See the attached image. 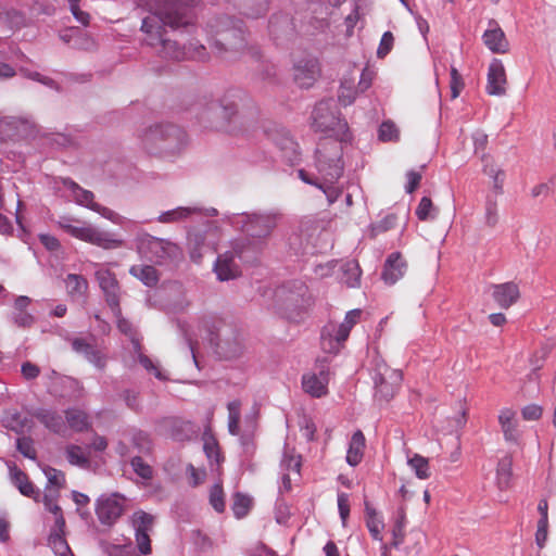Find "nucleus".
Wrapping results in <instances>:
<instances>
[{
	"mask_svg": "<svg viewBox=\"0 0 556 556\" xmlns=\"http://www.w3.org/2000/svg\"><path fill=\"white\" fill-rule=\"evenodd\" d=\"M483 43L493 53H507L509 51V42L506 39L505 33L498 26L497 22L491 20L489 28L482 36Z\"/></svg>",
	"mask_w": 556,
	"mask_h": 556,
	"instance_id": "4be33fe9",
	"label": "nucleus"
},
{
	"mask_svg": "<svg viewBox=\"0 0 556 556\" xmlns=\"http://www.w3.org/2000/svg\"><path fill=\"white\" fill-rule=\"evenodd\" d=\"M11 477L14 485L18 489V491L27 496L37 501L40 492L38 489L34 486V484L28 480L25 472L18 469L16 466L10 468Z\"/></svg>",
	"mask_w": 556,
	"mask_h": 556,
	"instance_id": "72a5a7b5",
	"label": "nucleus"
},
{
	"mask_svg": "<svg viewBox=\"0 0 556 556\" xmlns=\"http://www.w3.org/2000/svg\"><path fill=\"white\" fill-rule=\"evenodd\" d=\"M439 207L435 206L429 197L419 200V220H434L439 215Z\"/></svg>",
	"mask_w": 556,
	"mask_h": 556,
	"instance_id": "49530a36",
	"label": "nucleus"
},
{
	"mask_svg": "<svg viewBox=\"0 0 556 556\" xmlns=\"http://www.w3.org/2000/svg\"><path fill=\"white\" fill-rule=\"evenodd\" d=\"M164 142H162V151L167 154L179 153L187 144L188 137L184 129L176 125L167 124V131L164 132Z\"/></svg>",
	"mask_w": 556,
	"mask_h": 556,
	"instance_id": "b1692460",
	"label": "nucleus"
},
{
	"mask_svg": "<svg viewBox=\"0 0 556 556\" xmlns=\"http://www.w3.org/2000/svg\"><path fill=\"white\" fill-rule=\"evenodd\" d=\"M43 471L48 479L47 488H50L51 490H58L60 493V489H62L65 484L64 473L61 470L52 467H47Z\"/></svg>",
	"mask_w": 556,
	"mask_h": 556,
	"instance_id": "09e8293b",
	"label": "nucleus"
},
{
	"mask_svg": "<svg viewBox=\"0 0 556 556\" xmlns=\"http://www.w3.org/2000/svg\"><path fill=\"white\" fill-rule=\"evenodd\" d=\"M268 139L281 151L282 156L290 164L300 161L299 146L283 127H271L266 130Z\"/></svg>",
	"mask_w": 556,
	"mask_h": 556,
	"instance_id": "4468645a",
	"label": "nucleus"
},
{
	"mask_svg": "<svg viewBox=\"0 0 556 556\" xmlns=\"http://www.w3.org/2000/svg\"><path fill=\"white\" fill-rule=\"evenodd\" d=\"M365 447V437L361 430L353 433L349 450L346 453V462L351 466H357L363 458Z\"/></svg>",
	"mask_w": 556,
	"mask_h": 556,
	"instance_id": "c9c22d12",
	"label": "nucleus"
},
{
	"mask_svg": "<svg viewBox=\"0 0 556 556\" xmlns=\"http://www.w3.org/2000/svg\"><path fill=\"white\" fill-rule=\"evenodd\" d=\"M65 286L67 294L74 300L84 298L88 290V281L86 278L76 274H68L66 276Z\"/></svg>",
	"mask_w": 556,
	"mask_h": 556,
	"instance_id": "e433bc0d",
	"label": "nucleus"
},
{
	"mask_svg": "<svg viewBox=\"0 0 556 556\" xmlns=\"http://www.w3.org/2000/svg\"><path fill=\"white\" fill-rule=\"evenodd\" d=\"M338 509L342 520V523L345 525L349 515H350V503L349 495L346 493L338 494Z\"/></svg>",
	"mask_w": 556,
	"mask_h": 556,
	"instance_id": "69168bd1",
	"label": "nucleus"
},
{
	"mask_svg": "<svg viewBox=\"0 0 556 556\" xmlns=\"http://www.w3.org/2000/svg\"><path fill=\"white\" fill-rule=\"evenodd\" d=\"M66 426L76 432H83L90 428L88 415L77 408H68L65 410Z\"/></svg>",
	"mask_w": 556,
	"mask_h": 556,
	"instance_id": "4c0bfd02",
	"label": "nucleus"
},
{
	"mask_svg": "<svg viewBox=\"0 0 556 556\" xmlns=\"http://www.w3.org/2000/svg\"><path fill=\"white\" fill-rule=\"evenodd\" d=\"M312 127L315 131L326 132L330 137H334L333 141L341 146L343 141L350 139L348 123L340 117L337 101L333 99L323 100L315 105L312 113ZM329 140H332V138L320 141L318 147Z\"/></svg>",
	"mask_w": 556,
	"mask_h": 556,
	"instance_id": "39448f33",
	"label": "nucleus"
},
{
	"mask_svg": "<svg viewBox=\"0 0 556 556\" xmlns=\"http://www.w3.org/2000/svg\"><path fill=\"white\" fill-rule=\"evenodd\" d=\"M216 105H222L220 99H210L203 103L199 119L205 127L226 130L223 113L216 109Z\"/></svg>",
	"mask_w": 556,
	"mask_h": 556,
	"instance_id": "5701e85b",
	"label": "nucleus"
},
{
	"mask_svg": "<svg viewBox=\"0 0 556 556\" xmlns=\"http://www.w3.org/2000/svg\"><path fill=\"white\" fill-rule=\"evenodd\" d=\"M492 296L502 308H509L520 296L519 288L515 282H505L493 286Z\"/></svg>",
	"mask_w": 556,
	"mask_h": 556,
	"instance_id": "c756f323",
	"label": "nucleus"
},
{
	"mask_svg": "<svg viewBox=\"0 0 556 556\" xmlns=\"http://www.w3.org/2000/svg\"><path fill=\"white\" fill-rule=\"evenodd\" d=\"M513 457L510 455H506L500 459L497 464L496 478L497 484L500 489H506L509 485L510 478L513 475Z\"/></svg>",
	"mask_w": 556,
	"mask_h": 556,
	"instance_id": "79ce46f5",
	"label": "nucleus"
},
{
	"mask_svg": "<svg viewBox=\"0 0 556 556\" xmlns=\"http://www.w3.org/2000/svg\"><path fill=\"white\" fill-rule=\"evenodd\" d=\"M366 526L375 540H381L380 532L383 527L382 521L378 518L376 510L365 503Z\"/></svg>",
	"mask_w": 556,
	"mask_h": 556,
	"instance_id": "c03bdc74",
	"label": "nucleus"
},
{
	"mask_svg": "<svg viewBox=\"0 0 556 556\" xmlns=\"http://www.w3.org/2000/svg\"><path fill=\"white\" fill-rule=\"evenodd\" d=\"M64 528L65 520L63 516H59L48 539L49 546L53 549L55 556H74L64 538Z\"/></svg>",
	"mask_w": 556,
	"mask_h": 556,
	"instance_id": "393cba45",
	"label": "nucleus"
},
{
	"mask_svg": "<svg viewBox=\"0 0 556 556\" xmlns=\"http://www.w3.org/2000/svg\"><path fill=\"white\" fill-rule=\"evenodd\" d=\"M484 208L485 224L490 227H494L498 222L497 197L491 194L486 195Z\"/></svg>",
	"mask_w": 556,
	"mask_h": 556,
	"instance_id": "de8ad7c7",
	"label": "nucleus"
},
{
	"mask_svg": "<svg viewBox=\"0 0 556 556\" xmlns=\"http://www.w3.org/2000/svg\"><path fill=\"white\" fill-rule=\"evenodd\" d=\"M154 518L146 511H136L132 515V525L136 531V542L141 554L151 553V541L149 532L152 530Z\"/></svg>",
	"mask_w": 556,
	"mask_h": 556,
	"instance_id": "dca6fc26",
	"label": "nucleus"
},
{
	"mask_svg": "<svg viewBox=\"0 0 556 556\" xmlns=\"http://www.w3.org/2000/svg\"><path fill=\"white\" fill-rule=\"evenodd\" d=\"M219 99L222 105H216V109L223 113L226 130H230L232 124L239 121V109L243 102L244 94L240 90H230Z\"/></svg>",
	"mask_w": 556,
	"mask_h": 556,
	"instance_id": "f3484780",
	"label": "nucleus"
},
{
	"mask_svg": "<svg viewBox=\"0 0 556 556\" xmlns=\"http://www.w3.org/2000/svg\"><path fill=\"white\" fill-rule=\"evenodd\" d=\"M342 146L333 140L325 141L316 151V167L320 176L318 188L326 194L329 204L334 203L342 188L334 186L343 174Z\"/></svg>",
	"mask_w": 556,
	"mask_h": 556,
	"instance_id": "20e7f679",
	"label": "nucleus"
},
{
	"mask_svg": "<svg viewBox=\"0 0 556 556\" xmlns=\"http://www.w3.org/2000/svg\"><path fill=\"white\" fill-rule=\"evenodd\" d=\"M362 316V311L359 308H355L349 311L345 315L343 323H341L334 333V339L337 342H343L348 339L351 329L358 323Z\"/></svg>",
	"mask_w": 556,
	"mask_h": 556,
	"instance_id": "58836bf2",
	"label": "nucleus"
},
{
	"mask_svg": "<svg viewBox=\"0 0 556 556\" xmlns=\"http://www.w3.org/2000/svg\"><path fill=\"white\" fill-rule=\"evenodd\" d=\"M482 161L484 162V165H483V168H482V172L488 175L489 177L493 178L497 175H502V176H505V172L495 166L493 163H492V160L489 155L486 154H483L482 155Z\"/></svg>",
	"mask_w": 556,
	"mask_h": 556,
	"instance_id": "338daca9",
	"label": "nucleus"
},
{
	"mask_svg": "<svg viewBox=\"0 0 556 556\" xmlns=\"http://www.w3.org/2000/svg\"><path fill=\"white\" fill-rule=\"evenodd\" d=\"M280 467L282 472H287L289 475H300L301 468V458L300 456L289 455L285 453L283 458L281 459Z\"/></svg>",
	"mask_w": 556,
	"mask_h": 556,
	"instance_id": "4d7b16f0",
	"label": "nucleus"
},
{
	"mask_svg": "<svg viewBox=\"0 0 556 556\" xmlns=\"http://www.w3.org/2000/svg\"><path fill=\"white\" fill-rule=\"evenodd\" d=\"M371 378L375 386V397L389 401L402 380V372L390 368L383 359L375 358Z\"/></svg>",
	"mask_w": 556,
	"mask_h": 556,
	"instance_id": "1a4fd4ad",
	"label": "nucleus"
},
{
	"mask_svg": "<svg viewBox=\"0 0 556 556\" xmlns=\"http://www.w3.org/2000/svg\"><path fill=\"white\" fill-rule=\"evenodd\" d=\"M279 219L280 214L278 212L269 211L233 214L229 217V223L247 236L245 239H237L236 241H245L247 251L254 253L265 247Z\"/></svg>",
	"mask_w": 556,
	"mask_h": 556,
	"instance_id": "7ed1b4c3",
	"label": "nucleus"
},
{
	"mask_svg": "<svg viewBox=\"0 0 556 556\" xmlns=\"http://www.w3.org/2000/svg\"><path fill=\"white\" fill-rule=\"evenodd\" d=\"M239 13L248 18H258L268 11L267 0H232Z\"/></svg>",
	"mask_w": 556,
	"mask_h": 556,
	"instance_id": "2f4dec72",
	"label": "nucleus"
},
{
	"mask_svg": "<svg viewBox=\"0 0 556 556\" xmlns=\"http://www.w3.org/2000/svg\"><path fill=\"white\" fill-rule=\"evenodd\" d=\"M167 124H155L142 129L138 137L143 147L149 151H162Z\"/></svg>",
	"mask_w": 556,
	"mask_h": 556,
	"instance_id": "a878e982",
	"label": "nucleus"
},
{
	"mask_svg": "<svg viewBox=\"0 0 556 556\" xmlns=\"http://www.w3.org/2000/svg\"><path fill=\"white\" fill-rule=\"evenodd\" d=\"M66 458L68 463L74 466H78L81 468H88L90 466V460L88 456L84 454V451L79 445H68L66 447Z\"/></svg>",
	"mask_w": 556,
	"mask_h": 556,
	"instance_id": "a18cd8bd",
	"label": "nucleus"
},
{
	"mask_svg": "<svg viewBox=\"0 0 556 556\" xmlns=\"http://www.w3.org/2000/svg\"><path fill=\"white\" fill-rule=\"evenodd\" d=\"M64 186L73 191L77 204L99 213L102 217L113 222L114 224L121 223L122 217L117 213L93 201L94 194L91 191L83 189L71 179L64 180Z\"/></svg>",
	"mask_w": 556,
	"mask_h": 556,
	"instance_id": "ddd939ff",
	"label": "nucleus"
},
{
	"mask_svg": "<svg viewBox=\"0 0 556 556\" xmlns=\"http://www.w3.org/2000/svg\"><path fill=\"white\" fill-rule=\"evenodd\" d=\"M123 501L121 496H101L97 502L96 513L101 523L111 526L123 514Z\"/></svg>",
	"mask_w": 556,
	"mask_h": 556,
	"instance_id": "a211bd4d",
	"label": "nucleus"
},
{
	"mask_svg": "<svg viewBox=\"0 0 556 556\" xmlns=\"http://www.w3.org/2000/svg\"><path fill=\"white\" fill-rule=\"evenodd\" d=\"M498 422L505 440L517 443L519 433L517 430V421L515 420V412L509 408L502 409L498 415Z\"/></svg>",
	"mask_w": 556,
	"mask_h": 556,
	"instance_id": "473e14b6",
	"label": "nucleus"
},
{
	"mask_svg": "<svg viewBox=\"0 0 556 556\" xmlns=\"http://www.w3.org/2000/svg\"><path fill=\"white\" fill-rule=\"evenodd\" d=\"M269 34L275 41H282L293 36L294 25L287 14H275L269 20Z\"/></svg>",
	"mask_w": 556,
	"mask_h": 556,
	"instance_id": "cd10ccee",
	"label": "nucleus"
},
{
	"mask_svg": "<svg viewBox=\"0 0 556 556\" xmlns=\"http://www.w3.org/2000/svg\"><path fill=\"white\" fill-rule=\"evenodd\" d=\"M507 77L501 60L493 59L489 65L485 90L490 96L506 94Z\"/></svg>",
	"mask_w": 556,
	"mask_h": 556,
	"instance_id": "aec40b11",
	"label": "nucleus"
},
{
	"mask_svg": "<svg viewBox=\"0 0 556 556\" xmlns=\"http://www.w3.org/2000/svg\"><path fill=\"white\" fill-rule=\"evenodd\" d=\"M201 208L197 206H179L174 210H169L166 212H163L159 217L157 220L160 223H176L182 219L188 218L189 216L193 214H200Z\"/></svg>",
	"mask_w": 556,
	"mask_h": 556,
	"instance_id": "ea45409f",
	"label": "nucleus"
},
{
	"mask_svg": "<svg viewBox=\"0 0 556 556\" xmlns=\"http://www.w3.org/2000/svg\"><path fill=\"white\" fill-rule=\"evenodd\" d=\"M33 417L37 418L50 431L65 435L67 426L63 417L55 410L39 408L33 413Z\"/></svg>",
	"mask_w": 556,
	"mask_h": 556,
	"instance_id": "c85d7f7f",
	"label": "nucleus"
},
{
	"mask_svg": "<svg viewBox=\"0 0 556 556\" xmlns=\"http://www.w3.org/2000/svg\"><path fill=\"white\" fill-rule=\"evenodd\" d=\"M406 264L400 253H391L386 263L381 274V278L387 285H394L403 275Z\"/></svg>",
	"mask_w": 556,
	"mask_h": 556,
	"instance_id": "7c9ffc66",
	"label": "nucleus"
},
{
	"mask_svg": "<svg viewBox=\"0 0 556 556\" xmlns=\"http://www.w3.org/2000/svg\"><path fill=\"white\" fill-rule=\"evenodd\" d=\"M328 371L321 369L318 374L306 372L302 376V389L312 397H323L328 393Z\"/></svg>",
	"mask_w": 556,
	"mask_h": 556,
	"instance_id": "412c9836",
	"label": "nucleus"
},
{
	"mask_svg": "<svg viewBox=\"0 0 556 556\" xmlns=\"http://www.w3.org/2000/svg\"><path fill=\"white\" fill-rule=\"evenodd\" d=\"M319 75V63L315 58L301 59L293 66L294 80L302 88L313 86Z\"/></svg>",
	"mask_w": 556,
	"mask_h": 556,
	"instance_id": "6ab92c4d",
	"label": "nucleus"
},
{
	"mask_svg": "<svg viewBox=\"0 0 556 556\" xmlns=\"http://www.w3.org/2000/svg\"><path fill=\"white\" fill-rule=\"evenodd\" d=\"M451 94L452 98L455 99L459 96L460 90L464 88V83L462 75L458 73V71L455 67H452L451 70Z\"/></svg>",
	"mask_w": 556,
	"mask_h": 556,
	"instance_id": "e2e57ef3",
	"label": "nucleus"
},
{
	"mask_svg": "<svg viewBox=\"0 0 556 556\" xmlns=\"http://www.w3.org/2000/svg\"><path fill=\"white\" fill-rule=\"evenodd\" d=\"M395 224V216L394 215H388L383 219H381L378 223H375L370 227V232L372 237H376L389 229H391Z\"/></svg>",
	"mask_w": 556,
	"mask_h": 556,
	"instance_id": "680f3d73",
	"label": "nucleus"
},
{
	"mask_svg": "<svg viewBox=\"0 0 556 556\" xmlns=\"http://www.w3.org/2000/svg\"><path fill=\"white\" fill-rule=\"evenodd\" d=\"M203 450H204L206 457L208 458V460L211 463L212 462H216L217 464L219 463L220 453H219L217 441L214 438L210 437L204 440Z\"/></svg>",
	"mask_w": 556,
	"mask_h": 556,
	"instance_id": "052dcab7",
	"label": "nucleus"
},
{
	"mask_svg": "<svg viewBox=\"0 0 556 556\" xmlns=\"http://www.w3.org/2000/svg\"><path fill=\"white\" fill-rule=\"evenodd\" d=\"M2 425L9 430L14 431L17 434H22L33 429V415L29 416L15 409H10L4 413Z\"/></svg>",
	"mask_w": 556,
	"mask_h": 556,
	"instance_id": "bb28decb",
	"label": "nucleus"
},
{
	"mask_svg": "<svg viewBox=\"0 0 556 556\" xmlns=\"http://www.w3.org/2000/svg\"><path fill=\"white\" fill-rule=\"evenodd\" d=\"M72 350L84 356V358L92 364L96 368L102 370L106 366V355L98 344L94 336L88 338L74 337L70 339Z\"/></svg>",
	"mask_w": 556,
	"mask_h": 556,
	"instance_id": "f8f14e48",
	"label": "nucleus"
},
{
	"mask_svg": "<svg viewBox=\"0 0 556 556\" xmlns=\"http://www.w3.org/2000/svg\"><path fill=\"white\" fill-rule=\"evenodd\" d=\"M210 504L217 513L225 510L224 491L220 483H215L210 490Z\"/></svg>",
	"mask_w": 556,
	"mask_h": 556,
	"instance_id": "5fc2aeb1",
	"label": "nucleus"
},
{
	"mask_svg": "<svg viewBox=\"0 0 556 556\" xmlns=\"http://www.w3.org/2000/svg\"><path fill=\"white\" fill-rule=\"evenodd\" d=\"M130 465L132 470L142 479L150 480L153 477L152 467L146 463L140 456H135L131 458Z\"/></svg>",
	"mask_w": 556,
	"mask_h": 556,
	"instance_id": "6e6d98bb",
	"label": "nucleus"
},
{
	"mask_svg": "<svg viewBox=\"0 0 556 556\" xmlns=\"http://www.w3.org/2000/svg\"><path fill=\"white\" fill-rule=\"evenodd\" d=\"M548 520L539 519L535 533V542L542 548L547 540Z\"/></svg>",
	"mask_w": 556,
	"mask_h": 556,
	"instance_id": "774afa93",
	"label": "nucleus"
},
{
	"mask_svg": "<svg viewBox=\"0 0 556 556\" xmlns=\"http://www.w3.org/2000/svg\"><path fill=\"white\" fill-rule=\"evenodd\" d=\"M135 352L138 354V361L141 366L149 372L153 374L155 378L163 379L161 370L153 364V362L140 352V344L138 341L132 340Z\"/></svg>",
	"mask_w": 556,
	"mask_h": 556,
	"instance_id": "8fccbe9b",
	"label": "nucleus"
},
{
	"mask_svg": "<svg viewBox=\"0 0 556 556\" xmlns=\"http://www.w3.org/2000/svg\"><path fill=\"white\" fill-rule=\"evenodd\" d=\"M58 225L72 237L105 250L119 248L124 243L122 239L114 238L110 232L70 216L60 217Z\"/></svg>",
	"mask_w": 556,
	"mask_h": 556,
	"instance_id": "0eeeda50",
	"label": "nucleus"
},
{
	"mask_svg": "<svg viewBox=\"0 0 556 556\" xmlns=\"http://www.w3.org/2000/svg\"><path fill=\"white\" fill-rule=\"evenodd\" d=\"M97 47L94 39L86 33H83L78 29V34L74 38L73 48L92 51Z\"/></svg>",
	"mask_w": 556,
	"mask_h": 556,
	"instance_id": "13d9d810",
	"label": "nucleus"
},
{
	"mask_svg": "<svg viewBox=\"0 0 556 556\" xmlns=\"http://www.w3.org/2000/svg\"><path fill=\"white\" fill-rule=\"evenodd\" d=\"M35 123L24 116H8L0 114V140H18L34 136Z\"/></svg>",
	"mask_w": 556,
	"mask_h": 556,
	"instance_id": "9b49d317",
	"label": "nucleus"
},
{
	"mask_svg": "<svg viewBox=\"0 0 556 556\" xmlns=\"http://www.w3.org/2000/svg\"><path fill=\"white\" fill-rule=\"evenodd\" d=\"M129 274L150 288L155 287L160 280V274L152 265H132Z\"/></svg>",
	"mask_w": 556,
	"mask_h": 556,
	"instance_id": "f704fd0d",
	"label": "nucleus"
},
{
	"mask_svg": "<svg viewBox=\"0 0 556 556\" xmlns=\"http://www.w3.org/2000/svg\"><path fill=\"white\" fill-rule=\"evenodd\" d=\"M252 501L249 496L237 493L233 497V504H232V510L237 518L244 517L250 507H251Z\"/></svg>",
	"mask_w": 556,
	"mask_h": 556,
	"instance_id": "864d4df0",
	"label": "nucleus"
},
{
	"mask_svg": "<svg viewBox=\"0 0 556 556\" xmlns=\"http://www.w3.org/2000/svg\"><path fill=\"white\" fill-rule=\"evenodd\" d=\"M16 450L24 456L31 460L37 458V451L34 445V440L30 437H20L16 440Z\"/></svg>",
	"mask_w": 556,
	"mask_h": 556,
	"instance_id": "3c124183",
	"label": "nucleus"
},
{
	"mask_svg": "<svg viewBox=\"0 0 556 556\" xmlns=\"http://www.w3.org/2000/svg\"><path fill=\"white\" fill-rule=\"evenodd\" d=\"M211 47L214 53L224 61H235L247 47L241 21L228 15L211 18L206 25Z\"/></svg>",
	"mask_w": 556,
	"mask_h": 556,
	"instance_id": "f03ea898",
	"label": "nucleus"
},
{
	"mask_svg": "<svg viewBox=\"0 0 556 556\" xmlns=\"http://www.w3.org/2000/svg\"><path fill=\"white\" fill-rule=\"evenodd\" d=\"M197 0H154L149 3V13L142 18L140 31L142 42L151 47L162 59L172 61L208 60L206 48L199 42L180 46L167 37L166 26L175 29L192 23V8Z\"/></svg>",
	"mask_w": 556,
	"mask_h": 556,
	"instance_id": "f257e3e1",
	"label": "nucleus"
},
{
	"mask_svg": "<svg viewBox=\"0 0 556 556\" xmlns=\"http://www.w3.org/2000/svg\"><path fill=\"white\" fill-rule=\"evenodd\" d=\"M342 281L349 288H355L359 286L362 270L361 267L355 260H350L345 262L342 267Z\"/></svg>",
	"mask_w": 556,
	"mask_h": 556,
	"instance_id": "a19ab883",
	"label": "nucleus"
},
{
	"mask_svg": "<svg viewBox=\"0 0 556 556\" xmlns=\"http://www.w3.org/2000/svg\"><path fill=\"white\" fill-rule=\"evenodd\" d=\"M99 286L104 293L105 301L111 309L118 315L119 308V285L113 273L109 269L100 268L96 271Z\"/></svg>",
	"mask_w": 556,
	"mask_h": 556,
	"instance_id": "2eb2a0df",
	"label": "nucleus"
},
{
	"mask_svg": "<svg viewBox=\"0 0 556 556\" xmlns=\"http://www.w3.org/2000/svg\"><path fill=\"white\" fill-rule=\"evenodd\" d=\"M399 137V130L392 122H383L378 129V138L381 141L396 140Z\"/></svg>",
	"mask_w": 556,
	"mask_h": 556,
	"instance_id": "bf43d9fd",
	"label": "nucleus"
},
{
	"mask_svg": "<svg viewBox=\"0 0 556 556\" xmlns=\"http://www.w3.org/2000/svg\"><path fill=\"white\" fill-rule=\"evenodd\" d=\"M188 248L190 257L194 262H200L202 257V250L205 248V236L201 231H191L188 235Z\"/></svg>",
	"mask_w": 556,
	"mask_h": 556,
	"instance_id": "37998d69",
	"label": "nucleus"
},
{
	"mask_svg": "<svg viewBox=\"0 0 556 556\" xmlns=\"http://www.w3.org/2000/svg\"><path fill=\"white\" fill-rule=\"evenodd\" d=\"M245 241H232L231 250L218 255L214 271L222 281L235 279L240 275V267L236 258L245 260L249 257Z\"/></svg>",
	"mask_w": 556,
	"mask_h": 556,
	"instance_id": "9d476101",
	"label": "nucleus"
},
{
	"mask_svg": "<svg viewBox=\"0 0 556 556\" xmlns=\"http://www.w3.org/2000/svg\"><path fill=\"white\" fill-rule=\"evenodd\" d=\"M394 37L391 31H386L382 35V38L380 40L379 48L377 50V55L379 58H384L392 49L393 47Z\"/></svg>",
	"mask_w": 556,
	"mask_h": 556,
	"instance_id": "0e129e2a",
	"label": "nucleus"
},
{
	"mask_svg": "<svg viewBox=\"0 0 556 556\" xmlns=\"http://www.w3.org/2000/svg\"><path fill=\"white\" fill-rule=\"evenodd\" d=\"M136 250L141 258L155 265H165L182 257L181 249L174 242L140 232L136 239Z\"/></svg>",
	"mask_w": 556,
	"mask_h": 556,
	"instance_id": "423d86ee",
	"label": "nucleus"
},
{
	"mask_svg": "<svg viewBox=\"0 0 556 556\" xmlns=\"http://www.w3.org/2000/svg\"><path fill=\"white\" fill-rule=\"evenodd\" d=\"M280 309L287 318L295 319L309 304L308 289L302 281H290L276 291Z\"/></svg>",
	"mask_w": 556,
	"mask_h": 556,
	"instance_id": "6e6552de",
	"label": "nucleus"
},
{
	"mask_svg": "<svg viewBox=\"0 0 556 556\" xmlns=\"http://www.w3.org/2000/svg\"><path fill=\"white\" fill-rule=\"evenodd\" d=\"M59 494L60 493L58 492V490H51L50 488H46V492L43 495V505L47 510H49L55 516V519L59 516H63L61 507L56 504Z\"/></svg>",
	"mask_w": 556,
	"mask_h": 556,
	"instance_id": "603ef678",
	"label": "nucleus"
}]
</instances>
